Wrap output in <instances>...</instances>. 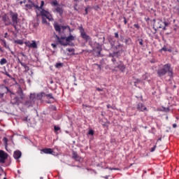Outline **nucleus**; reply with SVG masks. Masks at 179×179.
I'll return each mask as SVG.
<instances>
[{
    "mask_svg": "<svg viewBox=\"0 0 179 179\" xmlns=\"http://www.w3.org/2000/svg\"><path fill=\"white\" fill-rule=\"evenodd\" d=\"M24 121H27V117H26V118L24 120Z\"/></svg>",
    "mask_w": 179,
    "mask_h": 179,
    "instance_id": "nucleus-54",
    "label": "nucleus"
},
{
    "mask_svg": "<svg viewBox=\"0 0 179 179\" xmlns=\"http://www.w3.org/2000/svg\"><path fill=\"white\" fill-rule=\"evenodd\" d=\"M5 64H8V60L5 58L1 59L0 60V65H5Z\"/></svg>",
    "mask_w": 179,
    "mask_h": 179,
    "instance_id": "nucleus-24",
    "label": "nucleus"
},
{
    "mask_svg": "<svg viewBox=\"0 0 179 179\" xmlns=\"http://www.w3.org/2000/svg\"><path fill=\"white\" fill-rule=\"evenodd\" d=\"M106 107H107V108H113V106H111V105H110V104H108L106 106Z\"/></svg>",
    "mask_w": 179,
    "mask_h": 179,
    "instance_id": "nucleus-45",
    "label": "nucleus"
},
{
    "mask_svg": "<svg viewBox=\"0 0 179 179\" xmlns=\"http://www.w3.org/2000/svg\"><path fill=\"white\" fill-rule=\"evenodd\" d=\"M36 7V9L40 11V15L42 17V22L43 23H47V20L49 21L52 20V15H51V13L50 12L43 9V6H44V1H41V6H34Z\"/></svg>",
    "mask_w": 179,
    "mask_h": 179,
    "instance_id": "nucleus-1",
    "label": "nucleus"
},
{
    "mask_svg": "<svg viewBox=\"0 0 179 179\" xmlns=\"http://www.w3.org/2000/svg\"><path fill=\"white\" fill-rule=\"evenodd\" d=\"M10 103H11V104H13L15 106H19V104H20V103H21L20 98L15 96L12 97V99L10 100Z\"/></svg>",
    "mask_w": 179,
    "mask_h": 179,
    "instance_id": "nucleus-10",
    "label": "nucleus"
},
{
    "mask_svg": "<svg viewBox=\"0 0 179 179\" xmlns=\"http://www.w3.org/2000/svg\"><path fill=\"white\" fill-rule=\"evenodd\" d=\"M73 159H74V160H76V162H80V159H82L78 155V152H73Z\"/></svg>",
    "mask_w": 179,
    "mask_h": 179,
    "instance_id": "nucleus-16",
    "label": "nucleus"
},
{
    "mask_svg": "<svg viewBox=\"0 0 179 179\" xmlns=\"http://www.w3.org/2000/svg\"><path fill=\"white\" fill-rule=\"evenodd\" d=\"M75 1V2H78V0H74Z\"/></svg>",
    "mask_w": 179,
    "mask_h": 179,
    "instance_id": "nucleus-57",
    "label": "nucleus"
},
{
    "mask_svg": "<svg viewBox=\"0 0 179 179\" xmlns=\"http://www.w3.org/2000/svg\"><path fill=\"white\" fill-rule=\"evenodd\" d=\"M22 3H23V1H20V4L22 5Z\"/></svg>",
    "mask_w": 179,
    "mask_h": 179,
    "instance_id": "nucleus-55",
    "label": "nucleus"
},
{
    "mask_svg": "<svg viewBox=\"0 0 179 179\" xmlns=\"http://www.w3.org/2000/svg\"><path fill=\"white\" fill-rule=\"evenodd\" d=\"M56 38H57L58 43H59V44H61V45H64L65 47H66V45H68V42H66V38L65 36L59 38V36H58V35H56Z\"/></svg>",
    "mask_w": 179,
    "mask_h": 179,
    "instance_id": "nucleus-6",
    "label": "nucleus"
},
{
    "mask_svg": "<svg viewBox=\"0 0 179 179\" xmlns=\"http://www.w3.org/2000/svg\"><path fill=\"white\" fill-rule=\"evenodd\" d=\"M23 3H26V0H24V1H23Z\"/></svg>",
    "mask_w": 179,
    "mask_h": 179,
    "instance_id": "nucleus-53",
    "label": "nucleus"
},
{
    "mask_svg": "<svg viewBox=\"0 0 179 179\" xmlns=\"http://www.w3.org/2000/svg\"><path fill=\"white\" fill-rule=\"evenodd\" d=\"M116 67L118 68V69H120V71L122 72H125V69L127 68L122 62H120V64H118Z\"/></svg>",
    "mask_w": 179,
    "mask_h": 179,
    "instance_id": "nucleus-15",
    "label": "nucleus"
},
{
    "mask_svg": "<svg viewBox=\"0 0 179 179\" xmlns=\"http://www.w3.org/2000/svg\"><path fill=\"white\" fill-rule=\"evenodd\" d=\"M173 128H177V124H173Z\"/></svg>",
    "mask_w": 179,
    "mask_h": 179,
    "instance_id": "nucleus-47",
    "label": "nucleus"
},
{
    "mask_svg": "<svg viewBox=\"0 0 179 179\" xmlns=\"http://www.w3.org/2000/svg\"><path fill=\"white\" fill-rule=\"evenodd\" d=\"M4 38H8V32L4 34Z\"/></svg>",
    "mask_w": 179,
    "mask_h": 179,
    "instance_id": "nucleus-44",
    "label": "nucleus"
},
{
    "mask_svg": "<svg viewBox=\"0 0 179 179\" xmlns=\"http://www.w3.org/2000/svg\"><path fill=\"white\" fill-rule=\"evenodd\" d=\"M0 40L3 43V47H5L6 48V41L5 39H0Z\"/></svg>",
    "mask_w": 179,
    "mask_h": 179,
    "instance_id": "nucleus-30",
    "label": "nucleus"
},
{
    "mask_svg": "<svg viewBox=\"0 0 179 179\" xmlns=\"http://www.w3.org/2000/svg\"><path fill=\"white\" fill-rule=\"evenodd\" d=\"M123 19H124V24H127L128 23V21H127V18L125 17H124Z\"/></svg>",
    "mask_w": 179,
    "mask_h": 179,
    "instance_id": "nucleus-39",
    "label": "nucleus"
},
{
    "mask_svg": "<svg viewBox=\"0 0 179 179\" xmlns=\"http://www.w3.org/2000/svg\"><path fill=\"white\" fill-rule=\"evenodd\" d=\"M66 51H68L69 52H75V49H73V48H67Z\"/></svg>",
    "mask_w": 179,
    "mask_h": 179,
    "instance_id": "nucleus-31",
    "label": "nucleus"
},
{
    "mask_svg": "<svg viewBox=\"0 0 179 179\" xmlns=\"http://www.w3.org/2000/svg\"><path fill=\"white\" fill-rule=\"evenodd\" d=\"M75 38H76V36L72 35L71 32H69V36L66 37V41L68 44V43H71V41H74Z\"/></svg>",
    "mask_w": 179,
    "mask_h": 179,
    "instance_id": "nucleus-13",
    "label": "nucleus"
},
{
    "mask_svg": "<svg viewBox=\"0 0 179 179\" xmlns=\"http://www.w3.org/2000/svg\"><path fill=\"white\" fill-rule=\"evenodd\" d=\"M8 153L5 152L3 150H0V163L3 164L8 159Z\"/></svg>",
    "mask_w": 179,
    "mask_h": 179,
    "instance_id": "nucleus-4",
    "label": "nucleus"
},
{
    "mask_svg": "<svg viewBox=\"0 0 179 179\" xmlns=\"http://www.w3.org/2000/svg\"><path fill=\"white\" fill-rule=\"evenodd\" d=\"M52 5H54L55 6H57V5H58V2L57 1V0L52 1Z\"/></svg>",
    "mask_w": 179,
    "mask_h": 179,
    "instance_id": "nucleus-34",
    "label": "nucleus"
},
{
    "mask_svg": "<svg viewBox=\"0 0 179 179\" xmlns=\"http://www.w3.org/2000/svg\"><path fill=\"white\" fill-rule=\"evenodd\" d=\"M29 100H31V101H33V103H34L36 100V94H31L29 96Z\"/></svg>",
    "mask_w": 179,
    "mask_h": 179,
    "instance_id": "nucleus-23",
    "label": "nucleus"
},
{
    "mask_svg": "<svg viewBox=\"0 0 179 179\" xmlns=\"http://www.w3.org/2000/svg\"><path fill=\"white\" fill-rule=\"evenodd\" d=\"M51 45L52 48H57V45L55 43H52Z\"/></svg>",
    "mask_w": 179,
    "mask_h": 179,
    "instance_id": "nucleus-40",
    "label": "nucleus"
},
{
    "mask_svg": "<svg viewBox=\"0 0 179 179\" xmlns=\"http://www.w3.org/2000/svg\"><path fill=\"white\" fill-rule=\"evenodd\" d=\"M166 120H169V117H166Z\"/></svg>",
    "mask_w": 179,
    "mask_h": 179,
    "instance_id": "nucleus-59",
    "label": "nucleus"
},
{
    "mask_svg": "<svg viewBox=\"0 0 179 179\" xmlns=\"http://www.w3.org/2000/svg\"><path fill=\"white\" fill-rule=\"evenodd\" d=\"M15 44H19L20 45H23V41L18 39L15 41Z\"/></svg>",
    "mask_w": 179,
    "mask_h": 179,
    "instance_id": "nucleus-25",
    "label": "nucleus"
},
{
    "mask_svg": "<svg viewBox=\"0 0 179 179\" xmlns=\"http://www.w3.org/2000/svg\"><path fill=\"white\" fill-rule=\"evenodd\" d=\"M88 135L94 136V131H93L92 129L89 130Z\"/></svg>",
    "mask_w": 179,
    "mask_h": 179,
    "instance_id": "nucleus-33",
    "label": "nucleus"
},
{
    "mask_svg": "<svg viewBox=\"0 0 179 179\" xmlns=\"http://www.w3.org/2000/svg\"><path fill=\"white\" fill-rule=\"evenodd\" d=\"M13 157L15 160H19L22 157V152L20 150H16L13 153Z\"/></svg>",
    "mask_w": 179,
    "mask_h": 179,
    "instance_id": "nucleus-12",
    "label": "nucleus"
},
{
    "mask_svg": "<svg viewBox=\"0 0 179 179\" xmlns=\"http://www.w3.org/2000/svg\"><path fill=\"white\" fill-rule=\"evenodd\" d=\"M93 50L96 52L97 55H100L101 52V46L100 45H98L96 47H95Z\"/></svg>",
    "mask_w": 179,
    "mask_h": 179,
    "instance_id": "nucleus-17",
    "label": "nucleus"
},
{
    "mask_svg": "<svg viewBox=\"0 0 179 179\" xmlns=\"http://www.w3.org/2000/svg\"><path fill=\"white\" fill-rule=\"evenodd\" d=\"M54 129H55V132L57 133L58 131H61V127H59L58 126H55Z\"/></svg>",
    "mask_w": 179,
    "mask_h": 179,
    "instance_id": "nucleus-29",
    "label": "nucleus"
},
{
    "mask_svg": "<svg viewBox=\"0 0 179 179\" xmlns=\"http://www.w3.org/2000/svg\"><path fill=\"white\" fill-rule=\"evenodd\" d=\"M25 6L27 9H31V4H26Z\"/></svg>",
    "mask_w": 179,
    "mask_h": 179,
    "instance_id": "nucleus-35",
    "label": "nucleus"
},
{
    "mask_svg": "<svg viewBox=\"0 0 179 179\" xmlns=\"http://www.w3.org/2000/svg\"><path fill=\"white\" fill-rule=\"evenodd\" d=\"M21 65H22V66H24V68H27V65H26V64H24V63H22V62H21Z\"/></svg>",
    "mask_w": 179,
    "mask_h": 179,
    "instance_id": "nucleus-42",
    "label": "nucleus"
},
{
    "mask_svg": "<svg viewBox=\"0 0 179 179\" xmlns=\"http://www.w3.org/2000/svg\"><path fill=\"white\" fill-rule=\"evenodd\" d=\"M134 27H136V29H139V25L135 24H134Z\"/></svg>",
    "mask_w": 179,
    "mask_h": 179,
    "instance_id": "nucleus-46",
    "label": "nucleus"
},
{
    "mask_svg": "<svg viewBox=\"0 0 179 179\" xmlns=\"http://www.w3.org/2000/svg\"><path fill=\"white\" fill-rule=\"evenodd\" d=\"M155 150H156V146H154L151 148V152H155Z\"/></svg>",
    "mask_w": 179,
    "mask_h": 179,
    "instance_id": "nucleus-43",
    "label": "nucleus"
},
{
    "mask_svg": "<svg viewBox=\"0 0 179 179\" xmlns=\"http://www.w3.org/2000/svg\"><path fill=\"white\" fill-rule=\"evenodd\" d=\"M41 152H43V153H45V155H53L54 153V150H52V149L51 148H43V150H41Z\"/></svg>",
    "mask_w": 179,
    "mask_h": 179,
    "instance_id": "nucleus-14",
    "label": "nucleus"
},
{
    "mask_svg": "<svg viewBox=\"0 0 179 179\" xmlns=\"http://www.w3.org/2000/svg\"><path fill=\"white\" fill-rule=\"evenodd\" d=\"M124 45L119 43L117 45L115 46V49L118 50L119 51H124Z\"/></svg>",
    "mask_w": 179,
    "mask_h": 179,
    "instance_id": "nucleus-21",
    "label": "nucleus"
},
{
    "mask_svg": "<svg viewBox=\"0 0 179 179\" xmlns=\"http://www.w3.org/2000/svg\"><path fill=\"white\" fill-rule=\"evenodd\" d=\"M5 75H6V76H8V78H12V76H10V75H9V73H8V72H6V73H5Z\"/></svg>",
    "mask_w": 179,
    "mask_h": 179,
    "instance_id": "nucleus-41",
    "label": "nucleus"
},
{
    "mask_svg": "<svg viewBox=\"0 0 179 179\" xmlns=\"http://www.w3.org/2000/svg\"><path fill=\"white\" fill-rule=\"evenodd\" d=\"M164 24L165 27H169V24H170L167 22L164 21Z\"/></svg>",
    "mask_w": 179,
    "mask_h": 179,
    "instance_id": "nucleus-37",
    "label": "nucleus"
},
{
    "mask_svg": "<svg viewBox=\"0 0 179 179\" xmlns=\"http://www.w3.org/2000/svg\"><path fill=\"white\" fill-rule=\"evenodd\" d=\"M3 141L4 143H5V147L8 148V138L6 137H4L3 138Z\"/></svg>",
    "mask_w": 179,
    "mask_h": 179,
    "instance_id": "nucleus-28",
    "label": "nucleus"
},
{
    "mask_svg": "<svg viewBox=\"0 0 179 179\" xmlns=\"http://www.w3.org/2000/svg\"><path fill=\"white\" fill-rule=\"evenodd\" d=\"M56 12H57V13H59V15H62V13H64V10L62 9V7L60 6H57L55 8Z\"/></svg>",
    "mask_w": 179,
    "mask_h": 179,
    "instance_id": "nucleus-20",
    "label": "nucleus"
},
{
    "mask_svg": "<svg viewBox=\"0 0 179 179\" xmlns=\"http://www.w3.org/2000/svg\"><path fill=\"white\" fill-rule=\"evenodd\" d=\"M24 44L27 47H29V48H37V43H36V41H27L24 42Z\"/></svg>",
    "mask_w": 179,
    "mask_h": 179,
    "instance_id": "nucleus-7",
    "label": "nucleus"
},
{
    "mask_svg": "<svg viewBox=\"0 0 179 179\" xmlns=\"http://www.w3.org/2000/svg\"><path fill=\"white\" fill-rule=\"evenodd\" d=\"M112 110H115V106H112Z\"/></svg>",
    "mask_w": 179,
    "mask_h": 179,
    "instance_id": "nucleus-52",
    "label": "nucleus"
},
{
    "mask_svg": "<svg viewBox=\"0 0 179 179\" xmlns=\"http://www.w3.org/2000/svg\"><path fill=\"white\" fill-rule=\"evenodd\" d=\"M55 66V68H61V66H62V63H57Z\"/></svg>",
    "mask_w": 179,
    "mask_h": 179,
    "instance_id": "nucleus-32",
    "label": "nucleus"
},
{
    "mask_svg": "<svg viewBox=\"0 0 179 179\" xmlns=\"http://www.w3.org/2000/svg\"><path fill=\"white\" fill-rule=\"evenodd\" d=\"M79 30L82 38L85 40L86 42L89 41V40H90V36L86 34V32H85V29H83V27H80Z\"/></svg>",
    "mask_w": 179,
    "mask_h": 179,
    "instance_id": "nucleus-5",
    "label": "nucleus"
},
{
    "mask_svg": "<svg viewBox=\"0 0 179 179\" xmlns=\"http://www.w3.org/2000/svg\"><path fill=\"white\" fill-rule=\"evenodd\" d=\"M164 30H166V27H164Z\"/></svg>",
    "mask_w": 179,
    "mask_h": 179,
    "instance_id": "nucleus-56",
    "label": "nucleus"
},
{
    "mask_svg": "<svg viewBox=\"0 0 179 179\" xmlns=\"http://www.w3.org/2000/svg\"><path fill=\"white\" fill-rule=\"evenodd\" d=\"M96 90H97L98 92H101L103 90H101V89H100V88H97Z\"/></svg>",
    "mask_w": 179,
    "mask_h": 179,
    "instance_id": "nucleus-49",
    "label": "nucleus"
},
{
    "mask_svg": "<svg viewBox=\"0 0 179 179\" xmlns=\"http://www.w3.org/2000/svg\"><path fill=\"white\" fill-rule=\"evenodd\" d=\"M85 15H87V8H85Z\"/></svg>",
    "mask_w": 179,
    "mask_h": 179,
    "instance_id": "nucleus-51",
    "label": "nucleus"
},
{
    "mask_svg": "<svg viewBox=\"0 0 179 179\" xmlns=\"http://www.w3.org/2000/svg\"><path fill=\"white\" fill-rule=\"evenodd\" d=\"M24 69H26V71H29V67L28 66H27V67H24Z\"/></svg>",
    "mask_w": 179,
    "mask_h": 179,
    "instance_id": "nucleus-48",
    "label": "nucleus"
},
{
    "mask_svg": "<svg viewBox=\"0 0 179 179\" xmlns=\"http://www.w3.org/2000/svg\"><path fill=\"white\" fill-rule=\"evenodd\" d=\"M2 21L4 22L5 26H9L10 24H12V22L10 21L9 16H8L6 14L2 16Z\"/></svg>",
    "mask_w": 179,
    "mask_h": 179,
    "instance_id": "nucleus-8",
    "label": "nucleus"
},
{
    "mask_svg": "<svg viewBox=\"0 0 179 179\" xmlns=\"http://www.w3.org/2000/svg\"><path fill=\"white\" fill-rule=\"evenodd\" d=\"M62 29L63 30V31H65V30L67 29L69 31V33L72 32V29H71V27H69V25L62 26Z\"/></svg>",
    "mask_w": 179,
    "mask_h": 179,
    "instance_id": "nucleus-19",
    "label": "nucleus"
},
{
    "mask_svg": "<svg viewBox=\"0 0 179 179\" xmlns=\"http://www.w3.org/2000/svg\"><path fill=\"white\" fill-rule=\"evenodd\" d=\"M157 73L159 78H162V76H164L166 73H168V76H170V78H173V68H171V64H164L162 67L158 69V70L157 71Z\"/></svg>",
    "mask_w": 179,
    "mask_h": 179,
    "instance_id": "nucleus-2",
    "label": "nucleus"
},
{
    "mask_svg": "<svg viewBox=\"0 0 179 179\" xmlns=\"http://www.w3.org/2000/svg\"><path fill=\"white\" fill-rule=\"evenodd\" d=\"M115 61H116V60H115V58H113V59H112V62H115Z\"/></svg>",
    "mask_w": 179,
    "mask_h": 179,
    "instance_id": "nucleus-50",
    "label": "nucleus"
},
{
    "mask_svg": "<svg viewBox=\"0 0 179 179\" xmlns=\"http://www.w3.org/2000/svg\"><path fill=\"white\" fill-rule=\"evenodd\" d=\"M45 96L47 99H52V100H54V96H52V94H45Z\"/></svg>",
    "mask_w": 179,
    "mask_h": 179,
    "instance_id": "nucleus-26",
    "label": "nucleus"
},
{
    "mask_svg": "<svg viewBox=\"0 0 179 179\" xmlns=\"http://www.w3.org/2000/svg\"><path fill=\"white\" fill-rule=\"evenodd\" d=\"M34 103V102H33V101L29 99V101H26L24 104H25V106H27V107H31V106H33Z\"/></svg>",
    "mask_w": 179,
    "mask_h": 179,
    "instance_id": "nucleus-22",
    "label": "nucleus"
},
{
    "mask_svg": "<svg viewBox=\"0 0 179 179\" xmlns=\"http://www.w3.org/2000/svg\"><path fill=\"white\" fill-rule=\"evenodd\" d=\"M140 45H143V39H138Z\"/></svg>",
    "mask_w": 179,
    "mask_h": 179,
    "instance_id": "nucleus-36",
    "label": "nucleus"
},
{
    "mask_svg": "<svg viewBox=\"0 0 179 179\" xmlns=\"http://www.w3.org/2000/svg\"><path fill=\"white\" fill-rule=\"evenodd\" d=\"M4 179H6V178H4Z\"/></svg>",
    "mask_w": 179,
    "mask_h": 179,
    "instance_id": "nucleus-60",
    "label": "nucleus"
},
{
    "mask_svg": "<svg viewBox=\"0 0 179 179\" xmlns=\"http://www.w3.org/2000/svg\"><path fill=\"white\" fill-rule=\"evenodd\" d=\"M10 17L11 18V24L15 30H17V24L19 23V14L13 11H10Z\"/></svg>",
    "mask_w": 179,
    "mask_h": 179,
    "instance_id": "nucleus-3",
    "label": "nucleus"
},
{
    "mask_svg": "<svg viewBox=\"0 0 179 179\" xmlns=\"http://www.w3.org/2000/svg\"><path fill=\"white\" fill-rule=\"evenodd\" d=\"M9 89L6 86H0V99H2L5 93H8Z\"/></svg>",
    "mask_w": 179,
    "mask_h": 179,
    "instance_id": "nucleus-9",
    "label": "nucleus"
},
{
    "mask_svg": "<svg viewBox=\"0 0 179 179\" xmlns=\"http://www.w3.org/2000/svg\"><path fill=\"white\" fill-rule=\"evenodd\" d=\"M120 37V35L118 34V32L115 33V38H118Z\"/></svg>",
    "mask_w": 179,
    "mask_h": 179,
    "instance_id": "nucleus-38",
    "label": "nucleus"
},
{
    "mask_svg": "<svg viewBox=\"0 0 179 179\" xmlns=\"http://www.w3.org/2000/svg\"><path fill=\"white\" fill-rule=\"evenodd\" d=\"M0 51H2V49L0 48Z\"/></svg>",
    "mask_w": 179,
    "mask_h": 179,
    "instance_id": "nucleus-58",
    "label": "nucleus"
},
{
    "mask_svg": "<svg viewBox=\"0 0 179 179\" xmlns=\"http://www.w3.org/2000/svg\"><path fill=\"white\" fill-rule=\"evenodd\" d=\"M137 110L141 112L148 111V108H146L143 103H138L137 105Z\"/></svg>",
    "mask_w": 179,
    "mask_h": 179,
    "instance_id": "nucleus-11",
    "label": "nucleus"
},
{
    "mask_svg": "<svg viewBox=\"0 0 179 179\" xmlns=\"http://www.w3.org/2000/svg\"><path fill=\"white\" fill-rule=\"evenodd\" d=\"M55 30H56L58 33H61L62 27L59 24L55 23L54 24Z\"/></svg>",
    "mask_w": 179,
    "mask_h": 179,
    "instance_id": "nucleus-18",
    "label": "nucleus"
},
{
    "mask_svg": "<svg viewBox=\"0 0 179 179\" xmlns=\"http://www.w3.org/2000/svg\"><path fill=\"white\" fill-rule=\"evenodd\" d=\"M161 51H169V52H171V49H167V48L166 46H164L162 49Z\"/></svg>",
    "mask_w": 179,
    "mask_h": 179,
    "instance_id": "nucleus-27",
    "label": "nucleus"
}]
</instances>
